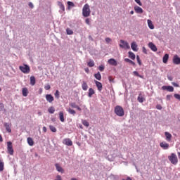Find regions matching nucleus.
Listing matches in <instances>:
<instances>
[{"label": "nucleus", "instance_id": "1", "mask_svg": "<svg viewBox=\"0 0 180 180\" xmlns=\"http://www.w3.org/2000/svg\"><path fill=\"white\" fill-rule=\"evenodd\" d=\"M82 15L84 18H88L91 15V8H89V4H86L82 8Z\"/></svg>", "mask_w": 180, "mask_h": 180}, {"label": "nucleus", "instance_id": "2", "mask_svg": "<svg viewBox=\"0 0 180 180\" xmlns=\"http://www.w3.org/2000/svg\"><path fill=\"white\" fill-rule=\"evenodd\" d=\"M115 115H117V116H119L120 117L124 116V110H123V107L120 105L115 106Z\"/></svg>", "mask_w": 180, "mask_h": 180}, {"label": "nucleus", "instance_id": "3", "mask_svg": "<svg viewBox=\"0 0 180 180\" xmlns=\"http://www.w3.org/2000/svg\"><path fill=\"white\" fill-rule=\"evenodd\" d=\"M19 70H20L23 74H29L30 72V66L27 64H24L22 66L19 67Z\"/></svg>", "mask_w": 180, "mask_h": 180}, {"label": "nucleus", "instance_id": "4", "mask_svg": "<svg viewBox=\"0 0 180 180\" xmlns=\"http://www.w3.org/2000/svg\"><path fill=\"white\" fill-rule=\"evenodd\" d=\"M120 43L121 44H120V47L121 49H130V45L129 44V42L123 40V39H121L120 41Z\"/></svg>", "mask_w": 180, "mask_h": 180}, {"label": "nucleus", "instance_id": "5", "mask_svg": "<svg viewBox=\"0 0 180 180\" xmlns=\"http://www.w3.org/2000/svg\"><path fill=\"white\" fill-rule=\"evenodd\" d=\"M7 151L10 155H13V146H12L11 141L7 142Z\"/></svg>", "mask_w": 180, "mask_h": 180}, {"label": "nucleus", "instance_id": "6", "mask_svg": "<svg viewBox=\"0 0 180 180\" xmlns=\"http://www.w3.org/2000/svg\"><path fill=\"white\" fill-rule=\"evenodd\" d=\"M63 143L65 144V146H68L69 147H71V146H72V141H71L70 138H66L63 139Z\"/></svg>", "mask_w": 180, "mask_h": 180}, {"label": "nucleus", "instance_id": "7", "mask_svg": "<svg viewBox=\"0 0 180 180\" xmlns=\"http://www.w3.org/2000/svg\"><path fill=\"white\" fill-rule=\"evenodd\" d=\"M162 91H168V92H174V87L172 86H162Z\"/></svg>", "mask_w": 180, "mask_h": 180}, {"label": "nucleus", "instance_id": "8", "mask_svg": "<svg viewBox=\"0 0 180 180\" xmlns=\"http://www.w3.org/2000/svg\"><path fill=\"white\" fill-rule=\"evenodd\" d=\"M173 63L176 64V65H179L180 64V58L178 55H174L173 57Z\"/></svg>", "mask_w": 180, "mask_h": 180}, {"label": "nucleus", "instance_id": "9", "mask_svg": "<svg viewBox=\"0 0 180 180\" xmlns=\"http://www.w3.org/2000/svg\"><path fill=\"white\" fill-rule=\"evenodd\" d=\"M45 98L49 103L54 101V97L51 94H46Z\"/></svg>", "mask_w": 180, "mask_h": 180}, {"label": "nucleus", "instance_id": "10", "mask_svg": "<svg viewBox=\"0 0 180 180\" xmlns=\"http://www.w3.org/2000/svg\"><path fill=\"white\" fill-rule=\"evenodd\" d=\"M4 126L8 133H12V129H11V124L10 123L4 122Z\"/></svg>", "mask_w": 180, "mask_h": 180}, {"label": "nucleus", "instance_id": "11", "mask_svg": "<svg viewBox=\"0 0 180 180\" xmlns=\"http://www.w3.org/2000/svg\"><path fill=\"white\" fill-rule=\"evenodd\" d=\"M108 64H110V65H113L114 67H116V65H117V61L116 60H115V58H110L108 60Z\"/></svg>", "mask_w": 180, "mask_h": 180}, {"label": "nucleus", "instance_id": "12", "mask_svg": "<svg viewBox=\"0 0 180 180\" xmlns=\"http://www.w3.org/2000/svg\"><path fill=\"white\" fill-rule=\"evenodd\" d=\"M148 47L150 49V50H152V51H157L158 50L157 46H155V44H154L153 42L148 43Z\"/></svg>", "mask_w": 180, "mask_h": 180}, {"label": "nucleus", "instance_id": "13", "mask_svg": "<svg viewBox=\"0 0 180 180\" xmlns=\"http://www.w3.org/2000/svg\"><path fill=\"white\" fill-rule=\"evenodd\" d=\"M160 146L163 150H168L169 148V144L167 142H162L160 143Z\"/></svg>", "mask_w": 180, "mask_h": 180}, {"label": "nucleus", "instance_id": "14", "mask_svg": "<svg viewBox=\"0 0 180 180\" xmlns=\"http://www.w3.org/2000/svg\"><path fill=\"white\" fill-rule=\"evenodd\" d=\"M94 82L96 84V86L98 89V91H99L101 92V91H102V89H103L102 83H101V82H98L96 80H95Z\"/></svg>", "mask_w": 180, "mask_h": 180}, {"label": "nucleus", "instance_id": "15", "mask_svg": "<svg viewBox=\"0 0 180 180\" xmlns=\"http://www.w3.org/2000/svg\"><path fill=\"white\" fill-rule=\"evenodd\" d=\"M131 48L133 50V51H139V48L137 44H136V41H133L131 44Z\"/></svg>", "mask_w": 180, "mask_h": 180}, {"label": "nucleus", "instance_id": "16", "mask_svg": "<svg viewBox=\"0 0 180 180\" xmlns=\"http://www.w3.org/2000/svg\"><path fill=\"white\" fill-rule=\"evenodd\" d=\"M134 11L136 13H143V12H144V11L143 10V8H141V7L139 6H134Z\"/></svg>", "mask_w": 180, "mask_h": 180}, {"label": "nucleus", "instance_id": "17", "mask_svg": "<svg viewBox=\"0 0 180 180\" xmlns=\"http://www.w3.org/2000/svg\"><path fill=\"white\" fill-rule=\"evenodd\" d=\"M59 119L62 123L65 122V120L64 119V112L63 111L59 112Z\"/></svg>", "mask_w": 180, "mask_h": 180}, {"label": "nucleus", "instance_id": "18", "mask_svg": "<svg viewBox=\"0 0 180 180\" xmlns=\"http://www.w3.org/2000/svg\"><path fill=\"white\" fill-rule=\"evenodd\" d=\"M165 136L166 137L167 141H171V139L172 138V135L169 134V132H165Z\"/></svg>", "mask_w": 180, "mask_h": 180}, {"label": "nucleus", "instance_id": "19", "mask_svg": "<svg viewBox=\"0 0 180 180\" xmlns=\"http://www.w3.org/2000/svg\"><path fill=\"white\" fill-rule=\"evenodd\" d=\"M22 96H27L28 94H29V90H27V88L25 87L22 88Z\"/></svg>", "mask_w": 180, "mask_h": 180}, {"label": "nucleus", "instance_id": "20", "mask_svg": "<svg viewBox=\"0 0 180 180\" xmlns=\"http://www.w3.org/2000/svg\"><path fill=\"white\" fill-rule=\"evenodd\" d=\"M168 58H169V55L168 53L165 54L162 58V61L164 64H167V63H168Z\"/></svg>", "mask_w": 180, "mask_h": 180}, {"label": "nucleus", "instance_id": "21", "mask_svg": "<svg viewBox=\"0 0 180 180\" xmlns=\"http://www.w3.org/2000/svg\"><path fill=\"white\" fill-rule=\"evenodd\" d=\"M82 89H83V91H88V84H86V82H82Z\"/></svg>", "mask_w": 180, "mask_h": 180}, {"label": "nucleus", "instance_id": "22", "mask_svg": "<svg viewBox=\"0 0 180 180\" xmlns=\"http://www.w3.org/2000/svg\"><path fill=\"white\" fill-rule=\"evenodd\" d=\"M128 57L131 58V60H136V55L131 51L128 52Z\"/></svg>", "mask_w": 180, "mask_h": 180}, {"label": "nucleus", "instance_id": "23", "mask_svg": "<svg viewBox=\"0 0 180 180\" xmlns=\"http://www.w3.org/2000/svg\"><path fill=\"white\" fill-rule=\"evenodd\" d=\"M95 94V90H94V89L90 88L89 89V93H88V96L89 98H92V95H94Z\"/></svg>", "mask_w": 180, "mask_h": 180}, {"label": "nucleus", "instance_id": "24", "mask_svg": "<svg viewBox=\"0 0 180 180\" xmlns=\"http://www.w3.org/2000/svg\"><path fill=\"white\" fill-rule=\"evenodd\" d=\"M94 78H96V79H98V81H101V79H102V75H101V72H98L97 73H96L94 75Z\"/></svg>", "mask_w": 180, "mask_h": 180}, {"label": "nucleus", "instance_id": "25", "mask_svg": "<svg viewBox=\"0 0 180 180\" xmlns=\"http://www.w3.org/2000/svg\"><path fill=\"white\" fill-rule=\"evenodd\" d=\"M169 160L174 165H176V164H178V159L177 158H169Z\"/></svg>", "mask_w": 180, "mask_h": 180}, {"label": "nucleus", "instance_id": "26", "mask_svg": "<svg viewBox=\"0 0 180 180\" xmlns=\"http://www.w3.org/2000/svg\"><path fill=\"white\" fill-rule=\"evenodd\" d=\"M75 6V4L74 2L72 1H68V9L70 11L71 8H74Z\"/></svg>", "mask_w": 180, "mask_h": 180}, {"label": "nucleus", "instance_id": "27", "mask_svg": "<svg viewBox=\"0 0 180 180\" xmlns=\"http://www.w3.org/2000/svg\"><path fill=\"white\" fill-rule=\"evenodd\" d=\"M147 22L149 29H154V25L153 24V21H151V20H148Z\"/></svg>", "mask_w": 180, "mask_h": 180}, {"label": "nucleus", "instance_id": "28", "mask_svg": "<svg viewBox=\"0 0 180 180\" xmlns=\"http://www.w3.org/2000/svg\"><path fill=\"white\" fill-rule=\"evenodd\" d=\"M27 141L29 146H32L34 144V141H33V139H32L31 137L27 138Z\"/></svg>", "mask_w": 180, "mask_h": 180}, {"label": "nucleus", "instance_id": "29", "mask_svg": "<svg viewBox=\"0 0 180 180\" xmlns=\"http://www.w3.org/2000/svg\"><path fill=\"white\" fill-rule=\"evenodd\" d=\"M137 101L140 103H143V102H144V101H146V100L143 96H141V94H139L138 98H137Z\"/></svg>", "mask_w": 180, "mask_h": 180}, {"label": "nucleus", "instance_id": "30", "mask_svg": "<svg viewBox=\"0 0 180 180\" xmlns=\"http://www.w3.org/2000/svg\"><path fill=\"white\" fill-rule=\"evenodd\" d=\"M55 167L58 172H63V167L58 163H56Z\"/></svg>", "mask_w": 180, "mask_h": 180}, {"label": "nucleus", "instance_id": "31", "mask_svg": "<svg viewBox=\"0 0 180 180\" xmlns=\"http://www.w3.org/2000/svg\"><path fill=\"white\" fill-rule=\"evenodd\" d=\"M36 84V78H34V76L30 77V85H35Z\"/></svg>", "mask_w": 180, "mask_h": 180}, {"label": "nucleus", "instance_id": "32", "mask_svg": "<svg viewBox=\"0 0 180 180\" xmlns=\"http://www.w3.org/2000/svg\"><path fill=\"white\" fill-rule=\"evenodd\" d=\"M49 113H51V115H53L56 112V109L54 107L51 106L48 109Z\"/></svg>", "mask_w": 180, "mask_h": 180}, {"label": "nucleus", "instance_id": "33", "mask_svg": "<svg viewBox=\"0 0 180 180\" xmlns=\"http://www.w3.org/2000/svg\"><path fill=\"white\" fill-rule=\"evenodd\" d=\"M125 63H129V64H131V65H136V63L133 62V60L129 59V58H125L124 59Z\"/></svg>", "mask_w": 180, "mask_h": 180}, {"label": "nucleus", "instance_id": "34", "mask_svg": "<svg viewBox=\"0 0 180 180\" xmlns=\"http://www.w3.org/2000/svg\"><path fill=\"white\" fill-rule=\"evenodd\" d=\"M59 7H60V12H64L65 11V7L63 6V3L59 4Z\"/></svg>", "mask_w": 180, "mask_h": 180}, {"label": "nucleus", "instance_id": "35", "mask_svg": "<svg viewBox=\"0 0 180 180\" xmlns=\"http://www.w3.org/2000/svg\"><path fill=\"white\" fill-rule=\"evenodd\" d=\"M49 129H50L51 131H52V133H56L57 132V129L53 125H50Z\"/></svg>", "mask_w": 180, "mask_h": 180}, {"label": "nucleus", "instance_id": "36", "mask_svg": "<svg viewBox=\"0 0 180 180\" xmlns=\"http://www.w3.org/2000/svg\"><path fill=\"white\" fill-rule=\"evenodd\" d=\"M133 74H134V75H136V77H139V78H142V79H144V76L139 74V72H137V71H134Z\"/></svg>", "mask_w": 180, "mask_h": 180}, {"label": "nucleus", "instance_id": "37", "mask_svg": "<svg viewBox=\"0 0 180 180\" xmlns=\"http://www.w3.org/2000/svg\"><path fill=\"white\" fill-rule=\"evenodd\" d=\"M67 111L68 113H70V115H73V116L75 115V113H77L74 110L71 108L68 109Z\"/></svg>", "mask_w": 180, "mask_h": 180}, {"label": "nucleus", "instance_id": "38", "mask_svg": "<svg viewBox=\"0 0 180 180\" xmlns=\"http://www.w3.org/2000/svg\"><path fill=\"white\" fill-rule=\"evenodd\" d=\"M88 67H94L95 65V62L91 60L89 62L87 63Z\"/></svg>", "mask_w": 180, "mask_h": 180}, {"label": "nucleus", "instance_id": "39", "mask_svg": "<svg viewBox=\"0 0 180 180\" xmlns=\"http://www.w3.org/2000/svg\"><path fill=\"white\" fill-rule=\"evenodd\" d=\"M66 33H67V34H69V35L74 34V31H72L70 28H67L66 29Z\"/></svg>", "mask_w": 180, "mask_h": 180}, {"label": "nucleus", "instance_id": "40", "mask_svg": "<svg viewBox=\"0 0 180 180\" xmlns=\"http://www.w3.org/2000/svg\"><path fill=\"white\" fill-rule=\"evenodd\" d=\"M4 161L0 160V172L4 170Z\"/></svg>", "mask_w": 180, "mask_h": 180}, {"label": "nucleus", "instance_id": "41", "mask_svg": "<svg viewBox=\"0 0 180 180\" xmlns=\"http://www.w3.org/2000/svg\"><path fill=\"white\" fill-rule=\"evenodd\" d=\"M55 98L60 99V91L58 90H56L55 92Z\"/></svg>", "mask_w": 180, "mask_h": 180}, {"label": "nucleus", "instance_id": "42", "mask_svg": "<svg viewBox=\"0 0 180 180\" xmlns=\"http://www.w3.org/2000/svg\"><path fill=\"white\" fill-rule=\"evenodd\" d=\"M82 124H83L84 126H85L86 127H89V122H88V121H86V120H83V121L82 122Z\"/></svg>", "mask_w": 180, "mask_h": 180}, {"label": "nucleus", "instance_id": "43", "mask_svg": "<svg viewBox=\"0 0 180 180\" xmlns=\"http://www.w3.org/2000/svg\"><path fill=\"white\" fill-rule=\"evenodd\" d=\"M70 106H71V108L76 109L78 105L75 102H73V103H70Z\"/></svg>", "mask_w": 180, "mask_h": 180}, {"label": "nucleus", "instance_id": "44", "mask_svg": "<svg viewBox=\"0 0 180 180\" xmlns=\"http://www.w3.org/2000/svg\"><path fill=\"white\" fill-rule=\"evenodd\" d=\"M98 70L99 71H101V72L105 71V66H103V65H101L99 67H98Z\"/></svg>", "mask_w": 180, "mask_h": 180}, {"label": "nucleus", "instance_id": "45", "mask_svg": "<svg viewBox=\"0 0 180 180\" xmlns=\"http://www.w3.org/2000/svg\"><path fill=\"white\" fill-rule=\"evenodd\" d=\"M136 60H137V63L139 65H141V60H140V56H136Z\"/></svg>", "mask_w": 180, "mask_h": 180}, {"label": "nucleus", "instance_id": "46", "mask_svg": "<svg viewBox=\"0 0 180 180\" xmlns=\"http://www.w3.org/2000/svg\"><path fill=\"white\" fill-rule=\"evenodd\" d=\"M108 80L110 82L115 84V79H112V76L108 77Z\"/></svg>", "mask_w": 180, "mask_h": 180}, {"label": "nucleus", "instance_id": "47", "mask_svg": "<svg viewBox=\"0 0 180 180\" xmlns=\"http://www.w3.org/2000/svg\"><path fill=\"white\" fill-rule=\"evenodd\" d=\"M51 88V86H50V84H46V85L44 86V89H46V91L50 90Z\"/></svg>", "mask_w": 180, "mask_h": 180}, {"label": "nucleus", "instance_id": "48", "mask_svg": "<svg viewBox=\"0 0 180 180\" xmlns=\"http://www.w3.org/2000/svg\"><path fill=\"white\" fill-rule=\"evenodd\" d=\"M156 109H158V110H161L162 109V106L161 105V104H158L156 105Z\"/></svg>", "mask_w": 180, "mask_h": 180}, {"label": "nucleus", "instance_id": "49", "mask_svg": "<svg viewBox=\"0 0 180 180\" xmlns=\"http://www.w3.org/2000/svg\"><path fill=\"white\" fill-rule=\"evenodd\" d=\"M168 158H176V155L172 153L171 155L168 156Z\"/></svg>", "mask_w": 180, "mask_h": 180}, {"label": "nucleus", "instance_id": "50", "mask_svg": "<svg viewBox=\"0 0 180 180\" xmlns=\"http://www.w3.org/2000/svg\"><path fill=\"white\" fill-rule=\"evenodd\" d=\"M172 85H173V86H175V88H179V84H178L177 83L172 82Z\"/></svg>", "mask_w": 180, "mask_h": 180}, {"label": "nucleus", "instance_id": "51", "mask_svg": "<svg viewBox=\"0 0 180 180\" xmlns=\"http://www.w3.org/2000/svg\"><path fill=\"white\" fill-rule=\"evenodd\" d=\"M134 1L136 4H138V5H139V6H143V4H141V1H140V0H134Z\"/></svg>", "mask_w": 180, "mask_h": 180}, {"label": "nucleus", "instance_id": "52", "mask_svg": "<svg viewBox=\"0 0 180 180\" xmlns=\"http://www.w3.org/2000/svg\"><path fill=\"white\" fill-rule=\"evenodd\" d=\"M171 98H172V95H167L166 96L167 101H171Z\"/></svg>", "mask_w": 180, "mask_h": 180}, {"label": "nucleus", "instance_id": "53", "mask_svg": "<svg viewBox=\"0 0 180 180\" xmlns=\"http://www.w3.org/2000/svg\"><path fill=\"white\" fill-rule=\"evenodd\" d=\"M167 79H169V81H173L174 77H172V76L171 75H167Z\"/></svg>", "mask_w": 180, "mask_h": 180}, {"label": "nucleus", "instance_id": "54", "mask_svg": "<svg viewBox=\"0 0 180 180\" xmlns=\"http://www.w3.org/2000/svg\"><path fill=\"white\" fill-rule=\"evenodd\" d=\"M105 41H106V43L109 44L110 41H112V39L107 37V38H105Z\"/></svg>", "mask_w": 180, "mask_h": 180}, {"label": "nucleus", "instance_id": "55", "mask_svg": "<svg viewBox=\"0 0 180 180\" xmlns=\"http://www.w3.org/2000/svg\"><path fill=\"white\" fill-rule=\"evenodd\" d=\"M85 23H86V25H90L91 21L89 20V18H86V19L85 20Z\"/></svg>", "mask_w": 180, "mask_h": 180}, {"label": "nucleus", "instance_id": "56", "mask_svg": "<svg viewBox=\"0 0 180 180\" xmlns=\"http://www.w3.org/2000/svg\"><path fill=\"white\" fill-rule=\"evenodd\" d=\"M142 51H143V53H144V54H147V49H146V47H143L142 48Z\"/></svg>", "mask_w": 180, "mask_h": 180}, {"label": "nucleus", "instance_id": "57", "mask_svg": "<svg viewBox=\"0 0 180 180\" xmlns=\"http://www.w3.org/2000/svg\"><path fill=\"white\" fill-rule=\"evenodd\" d=\"M28 5H29L30 8H33L34 7V6L33 5V3H32V2H30Z\"/></svg>", "mask_w": 180, "mask_h": 180}, {"label": "nucleus", "instance_id": "58", "mask_svg": "<svg viewBox=\"0 0 180 180\" xmlns=\"http://www.w3.org/2000/svg\"><path fill=\"white\" fill-rule=\"evenodd\" d=\"M55 180H63V179H61V176L58 175V176H56V179Z\"/></svg>", "mask_w": 180, "mask_h": 180}, {"label": "nucleus", "instance_id": "59", "mask_svg": "<svg viewBox=\"0 0 180 180\" xmlns=\"http://www.w3.org/2000/svg\"><path fill=\"white\" fill-rule=\"evenodd\" d=\"M89 39L91 40V41H94V38L91 35H89Z\"/></svg>", "mask_w": 180, "mask_h": 180}, {"label": "nucleus", "instance_id": "60", "mask_svg": "<svg viewBox=\"0 0 180 180\" xmlns=\"http://www.w3.org/2000/svg\"><path fill=\"white\" fill-rule=\"evenodd\" d=\"M43 131H44V133H46V131H47V128H46V127H43Z\"/></svg>", "mask_w": 180, "mask_h": 180}, {"label": "nucleus", "instance_id": "61", "mask_svg": "<svg viewBox=\"0 0 180 180\" xmlns=\"http://www.w3.org/2000/svg\"><path fill=\"white\" fill-rule=\"evenodd\" d=\"M4 141V139L2 138V135L0 134V143H2Z\"/></svg>", "mask_w": 180, "mask_h": 180}, {"label": "nucleus", "instance_id": "62", "mask_svg": "<svg viewBox=\"0 0 180 180\" xmlns=\"http://www.w3.org/2000/svg\"><path fill=\"white\" fill-rule=\"evenodd\" d=\"M34 157H35L36 158H37V157H39V155L37 154V153H35L34 154Z\"/></svg>", "mask_w": 180, "mask_h": 180}, {"label": "nucleus", "instance_id": "63", "mask_svg": "<svg viewBox=\"0 0 180 180\" xmlns=\"http://www.w3.org/2000/svg\"><path fill=\"white\" fill-rule=\"evenodd\" d=\"M76 109H77V110H79V111L82 110V109H81V108H79V106H78V105L76 107Z\"/></svg>", "mask_w": 180, "mask_h": 180}, {"label": "nucleus", "instance_id": "64", "mask_svg": "<svg viewBox=\"0 0 180 180\" xmlns=\"http://www.w3.org/2000/svg\"><path fill=\"white\" fill-rule=\"evenodd\" d=\"M85 71H86V72H89V68H86V69H85Z\"/></svg>", "mask_w": 180, "mask_h": 180}]
</instances>
